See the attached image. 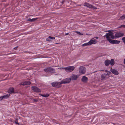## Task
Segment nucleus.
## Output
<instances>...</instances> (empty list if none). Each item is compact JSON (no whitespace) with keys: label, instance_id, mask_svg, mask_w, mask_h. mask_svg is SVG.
<instances>
[{"label":"nucleus","instance_id":"14","mask_svg":"<svg viewBox=\"0 0 125 125\" xmlns=\"http://www.w3.org/2000/svg\"><path fill=\"white\" fill-rule=\"evenodd\" d=\"M88 80L87 77L85 76H83L81 79L82 81L85 83L87 82Z\"/></svg>","mask_w":125,"mask_h":125},{"label":"nucleus","instance_id":"5","mask_svg":"<svg viewBox=\"0 0 125 125\" xmlns=\"http://www.w3.org/2000/svg\"><path fill=\"white\" fill-rule=\"evenodd\" d=\"M79 73L80 74H84L86 71L85 68L83 66H81L79 68Z\"/></svg>","mask_w":125,"mask_h":125},{"label":"nucleus","instance_id":"21","mask_svg":"<svg viewBox=\"0 0 125 125\" xmlns=\"http://www.w3.org/2000/svg\"><path fill=\"white\" fill-rule=\"evenodd\" d=\"M10 96V94H7L2 96L3 99H6L9 97Z\"/></svg>","mask_w":125,"mask_h":125},{"label":"nucleus","instance_id":"4","mask_svg":"<svg viewBox=\"0 0 125 125\" xmlns=\"http://www.w3.org/2000/svg\"><path fill=\"white\" fill-rule=\"evenodd\" d=\"M61 82H54L52 83L51 84L52 86L53 87L56 88H59L61 86Z\"/></svg>","mask_w":125,"mask_h":125},{"label":"nucleus","instance_id":"22","mask_svg":"<svg viewBox=\"0 0 125 125\" xmlns=\"http://www.w3.org/2000/svg\"><path fill=\"white\" fill-rule=\"evenodd\" d=\"M124 19H125V15H123L120 17L119 20H122Z\"/></svg>","mask_w":125,"mask_h":125},{"label":"nucleus","instance_id":"16","mask_svg":"<svg viewBox=\"0 0 125 125\" xmlns=\"http://www.w3.org/2000/svg\"><path fill=\"white\" fill-rule=\"evenodd\" d=\"M55 39V37H51L50 36L48 37L46 39V41H51V39L52 40H54Z\"/></svg>","mask_w":125,"mask_h":125},{"label":"nucleus","instance_id":"38","mask_svg":"<svg viewBox=\"0 0 125 125\" xmlns=\"http://www.w3.org/2000/svg\"><path fill=\"white\" fill-rule=\"evenodd\" d=\"M101 71H103L104 70H101Z\"/></svg>","mask_w":125,"mask_h":125},{"label":"nucleus","instance_id":"3","mask_svg":"<svg viewBox=\"0 0 125 125\" xmlns=\"http://www.w3.org/2000/svg\"><path fill=\"white\" fill-rule=\"evenodd\" d=\"M75 68L73 66L62 68L64 69L65 71L68 73L72 72L74 70Z\"/></svg>","mask_w":125,"mask_h":125},{"label":"nucleus","instance_id":"37","mask_svg":"<svg viewBox=\"0 0 125 125\" xmlns=\"http://www.w3.org/2000/svg\"><path fill=\"white\" fill-rule=\"evenodd\" d=\"M105 72H108V71L107 70H105Z\"/></svg>","mask_w":125,"mask_h":125},{"label":"nucleus","instance_id":"28","mask_svg":"<svg viewBox=\"0 0 125 125\" xmlns=\"http://www.w3.org/2000/svg\"><path fill=\"white\" fill-rule=\"evenodd\" d=\"M120 27L125 28V25H121L120 26Z\"/></svg>","mask_w":125,"mask_h":125},{"label":"nucleus","instance_id":"1","mask_svg":"<svg viewBox=\"0 0 125 125\" xmlns=\"http://www.w3.org/2000/svg\"><path fill=\"white\" fill-rule=\"evenodd\" d=\"M110 30L105 31L106 32H109V33H106L105 35L104 36L106 37L107 40L111 43L115 44H118L120 42V41L116 40H113L110 39H115V36L114 35V33L111 32H110Z\"/></svg>","mask_w":125,"mask_h":125},{"label":"nucleus","instance_id":"29","mask_svg":"<svg viewBox=\"0 0 125 125\" xmlns=\"http://www.w3.org/2000/svg\"><path fill=\"white\" fill-rule=\"evenodd\" d=\"M33 100L34 102H36L38 101V100L36 99H34Z\"/></svg>","mask_w":125,"mask_h":125},{"label":"nucleus","instance_id":"19","mask_svg":"<svg viewBox=\"0 0 125 125\" xmlns=\"http://www.w3.org/2000/svg\"><path fill=\"white\" fill-rule=\"evenodd\" d=\"M39 95H41V96L45 97H48L50 95V94H39Z\"/></svg>","mask_w":125,"mask_h":125},{"label":"nucleus","instance_id":"39","mask_svg":"<svg viewBox=\"0 0 125 125\" xmlns=\"http://www.w3.org/2000/svg\"><path fill=\"white\" fill-rule=\"evenodd\" d=\"M124 22H125V21Z\"/></svg>","mask_w":125,"mask_h":125},{"label":"nucleus","instance_id":"10","mask_svg":"<svg viewBox=\"0 0 125 125\" xmlns=\"http://www.w3.org/2000/svg\"><path fill=\"white\" fill-rule=\"evenodd\" d=\"M71 81L70 78H67L61 81V83L62 84H65L69 83L70 81Z\"/></svg>","mask_w":125,"mask_h":125},{"label":"nucleus","instance_id":"17","mask_svg":"<svg viewBox=\"0 0 125 125\" xmlns=\"http://www.w3.org/2000/svg\"><path fill=\"white\" fill-rule=\"evenodd\" d=\"M110 61L109 60H106L104 62V64L106 66L109 65L110 64Z\"/></svg>","mask_w":125,"mask_h":125},{"label":"nucleus","instance_id":"15","mask_svg":"<svg viewBox=\"0 0 125 125\" xmlns=\"http://www.w3.org/2000/svg\"><path fill=\"white\" fill-rule=\"evenodd\" d=\"M8 93L10 94L13 93L14 92V89L13 88H9L8 91Z\"/></svg>","mask_w":125,"mask_h":125},{"label":"nucleus","instance_id":"8","mask_svg":"<svg viewBox=\"0 0 125 125\" xmlns=\"http://www.w3.org/2000/svg\"><path fill=\"white\" fill-rule=\"evenodd\" d=\"M124 35V34L123 33L118 32L116 33L114 36L115 38H119L123 36Z\"/></svg>","mask_w":125,"mask_h":125},{"label":"nucleus","instance_id":"9","mask_svg":"<svg viewBox=\"0 0 125 125\" xmlns=\"http://www.w3.org/2000/svg\"><path fill=\"white\" fill-rule=\"evenodd\" d=\"M79 75H76L73 74L70 77V79L71 80H76L79 77Z\"/></svg>","mask_w":125,"mask_h":125},{"label":"nucleus","instance_id":"20","mask_svg":"<svg viewBox=\"0 0 125 125\" xmlns=\"http://www.w3.org/2000/svg\"><path fill=\"white\" fill-rule=\"evenodd\" d=\"M110 63L112 66L113 65L115 64V61L113 59H111L110 61Z\"/></svg>","mask_w":125,"mask_h":125},{"label":"nucleus","instance_id":"25","mask_svg":"<svg viewBox=\"0 0 125 125\" xmlns=\"http://www.w3.org/2000/svg\"><path fill=\"white\" fill-rule=\"evenodd\" d=\"M122 39L123 41V42L124 43L125 45V37H123Z\"/></svg>","mask_w":125,"mask_h":125},{"label":"nucleus","instance_id":"6","mask_svg":"<svg viewBox=\"0 0 125 125\" xmlns=\"http://www.w3.org/2000/svg\"><path fill=\"white\" fill-rule=\"evenodd\" d=\"M83 5L85 6L90 8H93L95 10L97 9L96 7L94 6L93 5L86 2L84 3Z\"/></svg>","mask_w":125,"mask_h":125},{"label":"nucleus","instance_id":"23","mask_svg":"<svg viewBox=\"0 0 125 125\" xmlns=\"http://www.w3.org/2000/svg\"><path fill=\"white\" fill-rule=\"evenodd\" d=\"M90 45L89 42H88L85 43L83 44L82 45V46H86Z\"/></svg>","mask_w":125,"mask_h":125},{"label":"nucleus","instance_id":"11","mask_svg":"<svg viewBox=\"0 0 125 125\" xmlns=\"http://www.w3.org/2000/svg\"><path fill=\"white\" fill-rule=\"evenodd\" d=\"M31 84V82L29 81H25L22 83H20V85H30Z\"/></svg>","mask_w":125,"mask_h":125},{"label":"nucleus","instance_id":"26","mask_svg":"<svg viewBox=\"0 0 125 125\" xmlns=\"http://www.w3.org/2000/svg\"><path fill=\"white\" fill-rule=\"evenodd\" d=\"M75 32L77 33L78 34H79V35H83V34L82 33H81L80 32H79L78 31H75Z\"/></svg>","mask_w":125,"mask_h":125},{"label":"nucleus","instance_id":"24","mask_svg":"<svg viewBox=\"0 0 125 125\" xmlns=\"http://www.w3.org/2000/svg\"><path fill=\"white\" fill-rule=\"evenodd\" d=\"M36 20V19L33 18L32 19H31L30 18H29V19L28 20L29 21H30L31 22H32Z\"/></svg>","mask_w":125,"mask_h":125},{"label":"nucleus","instance_id":"12","mask_svg":"<svg viewBox=\"0 0 125 125\" xmlns=\"http://www.w3.org/2000/svg\"><path fill=\"white\" fill-rule=\"evenodd\" d=\"M90 45L93 44H95L97 43V41L94 38L91 39L89 42Z\"/></svg>","mask_w":125,"mask_h":125},{"label":"nucleus","instance_id":"18","mask_svg":"<svg viewBox=\"0 0 125 125\" xmlns=\"http://www.w3.org/2000/svg\"><path fill=\"white\" fill-rule=\"evenodd\" d=\"M106 76L105 74V73L101 75V79L102 80L104 79L105 78H106Z\"/></svg>","mask_w":125,"mask_h":125},{"label":"nucleus","instance_id":"32","mask_svg":"<svg viewBox=\"0 0 125 125\" xmlns=\"http://www.w3.org/2000/svg\"><path fill=\"white\" fill-rule=\"evenodd\" d=\"M15 122L16 124H18V125L19 124L18 123V122H17V121H15Z\"/></svg>","mask_w":125,"mask_h":125},{"label":"nucleus","instance_id":"7","mask_svg":"<svg viewBox=\"0 0 125 125\" xmlns=\"http://www.w3.org/2000/svg\"><path fill=\"white\" fill-rule=\"evenodd\" d=\"M31 88L32 90L34 92L39 93L41 92V90L36 86H32Z\"/></svg>","mask_w":125,"mask_h":125},{"label":"nucleus","instance_id":"30","mask_svg":"<svg viewBox=\"0 0 125 125\" xmlns=\"http://www.w3.org/2000/svg\"><path fill=\"white\" fill-rule=\"evenodd\" d=\"M3 99L2 96H1L0 97V101L2 100Z\"/></svg>","mask_w":125,"mask_h":125},{"label":"nucleus","instance_id":"34","mask_svg":"<svg viewBox=\"0 0 125 125\" xmlns=\"http://www.w3.org/2000/svg\"><path fill=\"white\" fill-rule=\"evenodd\" d=\"M17 47H16L14 48V49L16 50L17 49Z\"/></svg>","mask_w":125,"mask_h":125},{"label":"nucleus","instance_id":"13","mask_svg":"<svg viewBox=\"0 0 125 125\" xmlns=\"http://www.w3.org/2000/svg\"><path fill=\"white\" fill-rule=\"evenodd\" d=\"M111 71L113 74L115 75H118L119 74L118 71L114 69H111Z\"/></svg>","mask_w":125,"mask_h":125},{"label":"nucleus","instance_id":"2","mask_svg":"<svg viewBox=\"0 0 125 125\" xmlns=\"http://www.w3.org/2000/svg\"><path fill=\"white\" fill-rule=\"evenodd\" d=\"M46 73H54L55 72V69L50 67H47L43 70Z\"/></svg>","mask_w":125,"mask_h":125},{"label":"nucleus","instance_id":"31","mask_svg":"<svg viewBox=\"0 0 125 125\" xmlns=\"http://www.w3.org/2000/svg\"><path fill=\"white\" fill-rule=\"evenodd\" d=\"M64 1H65L64 0L62 1V4H63L64 3Z\"/></svg>","mask_w":125,"mask_h":125},{"label":"nucleus","instance_id":"27","mask_svg":"<svg viewBox=\"0 0 125 125\" xmlns=\"http://www.w3.org/2000/svg\"><path fill=\"white\" fill-rule=\"evenodd\" d=\"M110 74V72H109L108 73H108H105V74L106 75V76L107 75L109 76Z\"/></svg>","mask_w":125,"mask_h":125},{"label":"nucleus","instance_id":"36","mask_svg":"<svg viewBox=\"0 0 125 125\" xmlns=\"http://www.w3.org/2000/svg\"><path fill=\"white\" fill-rule=\"evenodd\" d=\"M94 38L97 39L98 38V37H95Z\"/></svg>","mask_w":125,"mask_h":125},{"label":"nucleus","instance_id":"35","mask_svg":"<svg viewBox=\"0 0 125 125\" xmlns=\"http://www.w3.org/2000/svg\"><path fill=\"white\" fill-rule=\"evenodd\" d=\"M124 64H125V58L124 61Z\"/></svg>","mask_w":125,"mask_h":125},{"label":"nucleus","instance_id":"33","mask_svg":"<svg viewBox=\"0 0 125 125\" xmlns=\"http://www.w3.org/2000/svg\"><path fill=\"white\" fill-rule=\"evenodd\" d=\"M69 34V33H66L65 34V35H68Z\"/></svg>","mask_w":125,"mask_h":125}]
</instances>
